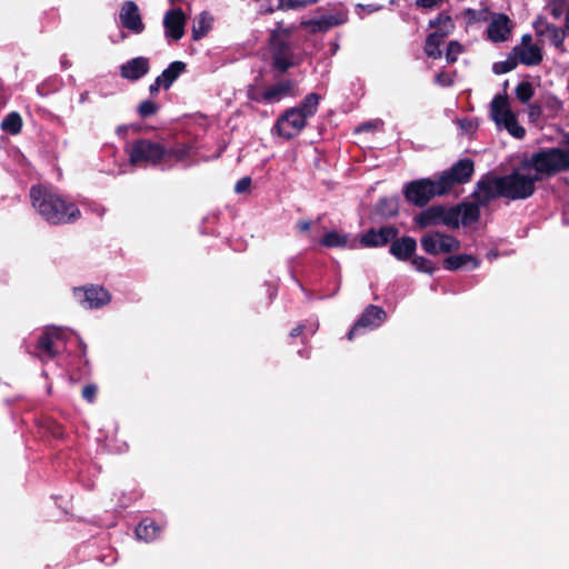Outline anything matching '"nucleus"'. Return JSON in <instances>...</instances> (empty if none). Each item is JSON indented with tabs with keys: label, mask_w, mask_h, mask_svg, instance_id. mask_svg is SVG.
<instances>
[{
	"label": "nucleus",
	"mask_w": 569,
	"mask_h": 569,
	"mask_svg": "<svg viewBox=\"0 0 569 569\" xmlns=\"http://www.w3.org/2000/svg\"><path fill=\"white\" fill-rule=\"evenodd\" d=\"M565 10V0H553V2L550 6V14L555 19H559Z\"/></svg>",
	"instance_id": "de8ad7c7"
},
{
	"label": "nucleus",
	"mask_w": 569,
	"mask_h": 569,
	"mask_svg": "<svg viewBox=\"0 0 569 569\" xmlns=\"http://www.w3.org/2000/svg\"><path fill=\"white\" fill-rule=\"evenodd\" d=\"M435 80L436 83H438L441 87H450L453 84L451 76L445 71L437 73Z\"/></svg>",
	"instance_id": "8fccbe9b"
},
{
	"label": "nucleus",
	"mask_w": 569,
	"mask_h": 569,
	"mask_svg": "<svg viewBox=\"0 0 569 569\" xmlns=\"http://www.w3.org/2000/svg\"><path fill=\"white\" fill-rule=\"evenodd\" d=\"M437 177L409 181L403 187L406 200L419 208L427 206L435 197H443Z\"/></svg>",
	"instance_id": "423d86ee"
},
{
	"label": "nucleus",
	"mask_w": 569,
	"mask_h": 569,
	"mask_svg": "<svg viewBox=\"0 0 569 569\" xmlns=\"http://www.w3.org/2000/svg\"><path fill=\"white\" fill-rule=\"evenodd\" d=\"M320 96L316 92H311L307 94L298 107H295L293 109H298L301 114L306 116V119L312 117L318 111V106L320 101Z\"/></svg>",
	"instance_id": "72a5a7b5"
},
{
	"label": "nucleus",
	"mask_w": 569,
	"mask_h": 569,
	"mask_svg": "<svg viewBox=\"0 0 569 569\" xmlns=\"http://www.w3.org/2000/svg\"><path fill=\"white\" fill-rule=\"evenodd\" d=\"M561 144L569 147V133L563 134V137L561 139Z\"/></svg>",
	"instance_id": "680f3d73"
},
{
	"label": "nucleus",
	"mask_w": 569,
	"mask_h": 569,
	"mask_svg": "<svg viewBox=\"0 0 569 569\" xmlns=\"http://www.w3.org/2000/svg\"><path fill=\"white\" fill-rule=\"evenodd\" d=\"M78 343H79V349H80L81 356L84 357L87 353V345L80 338H79Z\"/></svg>",
	"instance_id": "052dcab7"
},
{
	"label": "nucleus",
	"mask_w": 569,
	"mask_h": 569,
	"mask_svg": "<svg viewBox=\"0 0 569 569\" xmlns=\"http://www.w3.org/2000/svg\"><path fill=\"white\" fill-rule=\"evenodd\" d=\"M467 13H472V14H475V10H472V9H468V10H467Z\"/></svg>",
	"instance_id": "0e129e2a"
},
{
	"label": "nucleus",
	"mask_w": 569,
	"mask_h": 569,
	"mask_svg": "<svg viewBox=\"0 0 569 569\" xmlns=\"http://www.w3.org/2000/svg\"><path fill=\"white\" fill-rule=\"evenodd\" d=\"M252 180L250 177L241 178L234 186V192L238 194L247 192L251 187Z\"/></svg>",
	"instance_id": "09e8293b"
},
{
	"label": "nucleus",
	"mask_w": 569,
	"mask_h": 569,
	"mask_svg": "<svg viewBox=\"0 0 569 569\" xmlns=\"http://www.w3.org/2000/svg\"><path fill=\"white\" fill-rule=\"evenodd\" d=\"M470 264V269H476L480 266V260L468 253L448 256L442 261L443 269L448 271H457Z\"/></svg>",
	"instance_id": "412c9836"
},
{
	"label": "nucleus",
	"mask_w": 569,
	"mask_h": 569,
	"mask_svg": "<svg viewBox=\"0 0 569 569\" xmlns=\"http://www.w3.org/2000/svg\"><path fill=\"white\" fill-rule=\"evenodd\" d=\"M159 110V106L151 100H143L138 106V114L141 118H148L156 114Z\"/></svg>",
	"instance_id": "c03bdc74"
},
{
	"label": "nucleus",
	"mask_w": 569,
	"mask_h": 569,
	"mask_svg": "<svg viewBox=\"0 0 569 569\" xmlns=\"http://www.w3.org/2000/svg\"><path fill=\"white\" fill-rule=\"evenodd\" d=\"M449 36L450 34H446V32L429 33L423 46L425 54L431 59H440L442 57V50L440 47L445 43Z\"/></svg>",
	"instance_id": "393cba45"
},
{
	"label": "nucleus",
	"mask_w": 569,
	"mask_h": 569,
	"mask_svg": "<svg viewBox=\"0 0 569 569\" xmlns=\"http://www.w3.org/2000/svg\"><path fill=\"white\" fill-rule=\"evenodd\" d=\"M150 70V61L146 57H136L120 66V76L129 81H138Z\"/></svg>",
	"instance_id": "a211bd4d"
},
{
	"label": "nucleus",
	"mask_w": 569,
	"mask_h": 569,
	"mask_svg": "<svg viewBox=\"0 0 569 569\" xmlns=\"http://www.w3.org/2000/svg\"><path fill=\"white\" fill-rule=\"evenodd\" d=\"M512 31V24L509 17L505 13L493 16L487 28L488 39L492 42L507 41Z\"/></svg>",
	"instance_id": "f3484780"
},
{
	"label": "nucleus",
	"mask_w": 569,
	"mask_h": 569,
	"mask_svg": "<svg viewBox=\"0 0 569 569\" xmlns=\"http://www.w3.org/2000/svg\"><path fill=\"white\" fill-rule=\"evenodd\" d=\"M187 69V64L183 61H173L171 62L158 78L163 83V89L168 90L172 83L179 78V76L184 72Z\"/></svg>",
	"instance_id": "cd10ccee"
},
{
	"label": "nucleus",
	"mask_w": 569,
	"mask_h": 569,
	"mask_svg": "<svg viewBox=\"0 0 569 569\" xmlns=\"http://www.w3.org/2000/svg\"><path fill=\"white\" fill-rule=\"evenodd\" d=\"M138 539L146 542L153 541L161 532V527L151 518L142 519L136 528Z\"/></svg>",
	"instance_id": "bb28decb"
},
{
	"label": "nucleus",
	"mask_w": 569,
	"mask_h": 569,
	"mask_svg": "<svg viewBox=\"0 0 569 569\" xmlns=\"http://www.w3.org/2000/svg\"><path fill=\"white\" fill-rule=\"evenodd\" d=\"M463 51L462 44L457 41L452 40L448 43L447 50H446V60L449 64L455 63L458 59V56Z\"/></svg>",
	"instance_id": "37998d69"
},
{
	"label": "nucleus",
	"mask_w": 569,
	"mask_h": 569,
	"mask_svg": "<svg viewBox=\"0 0 569 569\" xmlns=\"http://www.w3.org/2000/svg\"><path fill=\"white\" fill-rule=\"evenodd\" d=\"M442 204H436L422 210L415 217V222L420 229L441 224Z\"/></svg>",
	"instance_id": "b1692460"
},
{
	"label": "nucleus",
	"mask_w": 569,
	"mask_h": 569,
	"mask_svg": "<svg viewBox=\"0 0 569 569\" xmlns=\"http://www.w3.org/2000/svg\"><path fill=\"white\" fill-rule=\"evenodd\" d=\"M343 21L335 16H323L319 19H311L303 22V26L310 29L312 33L325 32L333 27L341 24Z\"/></svg>",
	"instance_id": "c85d7f7f"
},
{
	"label": "nucleus",
	"mask_w": 569,
	"mask_h": 569,
	"mask_svg": "<svg viewBox=\"0 0 569 569\" xmlns=\"http://www.w3.org/2000/svg\"><path fill=\"white\" fill-rule=\"evenodd\" d=\"M512 52L518 62L525 66H537L542 61L541 49L537 44H530L527 48L517 46L512 49Z\"/></svg>",
	"instance_id": "5701e85b"
},
{
	"label": "nucleus",
	"mask_w": 569,
	"mask_h": 569,
	"mask_svg": "<svg viewBox=\"0 0 569 569\" xmlns=\"http://www.w3.org/2000/svg\"><path fill=\"white\" fill-rule=\"evenodd\" d=\"M311 228V221L309 220H299L296 224V229L300 233H305L309 231Z\"/></svg>",
	"instance_id": "6e6d98bb"
},
{
	"label": "nucleus",
	"mask_w": 569,
	"mask_h": 569,
	"mask_svg": "<svg viewBox=\"0 0 569 569\" xmlns=\"http://www.w3.org/2000/svg\"><path fill=\"white\" fill-rule=\"evenodd\" d=\"M212 19L207 12L200 13L193 21L191 39L198 41L206 37L211 30Z\"/></svg>",
	"instance_id": "7c9ffc66"
},
{
	"label": "nucleus",
	"mask_w": 569,
	"mask_h": 569,
	"mask_svg": "<svg viewBox=\"0 0 569 569\" xmlns=\"http://www.w3.org/2000/svg\"><path fill=\"white\" fill-rule=\"evenodd\" d=\"M186 22L187 17L181 8L168 10L163 18L166 37L174 41L180 40L184 34Z\"/></svg>",
	"instance_id": "2eb2a0df"
},
{
	"label": "nucleus",
	"mask_w": 569,
	"mask_h": 569,
	"mask_svg": "<svg viewBox=\"0 0 569 569\" xmlns=\"http://www.w3.org/2000/svg\"><path fill=\"white\" fill-rule=\"evenodd\" d=\"M420 246L426 253L437 256L458 251L461 242L452 234L433 230L420 238Z\"/></svg>",
	"instance_id": "1a4fd4ad"
},
{
	"label": "nucleus",
	"mask_w": 569,
	"mask_h": 569,
	"mask_svg": "<svg viewBox=\"0 0 569 569\" xmlns=\"http://www.w3.org/2000/svg\"><path fill=\"white\" fill-rule=\"evenodd\" d=\"M490 114L498 126L503 128L515 138L522 139L526 130L518 123L516 114L509 107V98L507 93L496 94L491 101Z\"/></svg>",
	"instance_id": "0eeeda50"
},
{
	"label": "nucleus",
	"mask_w": 569,
	"mask_h": 569,
	"mask_svg": "<svg viewBox=\"0 0 569 569\" xmlns=\"http://www.w3.org/2000/svg\"><path fill=\"white\" fill-rule=\"evenodd\" d=\"M542 114V109L540 104L538 103H531L528 108V117L530 121L535 122L537 121Z\"/></svg>",
	"instance_id": "3c124183"
},
{
	"label": "nucleus",
	"mask_w": 569,
	"mask_h": 569,
	"mask_svg": "<svg viewBox=\"0 0 569 569\" xmlns=\"http://www.w3.org/2000/svg\"><path fill=\"white\" fill-rule=\"evenodd\" d=\"M52 435L56 438H63L64 431L60 425H56L52 429Z\"/></svg>",
	"instance_id": "13d9d810"
},
{
	"label": "nucleus",
	"mask_w": 569,
	"mask_h": 569,
	"mask_svg": "<svg viewBox=\"0 0 569 569\" xmlns=\"http://www.w3.org/2000/svg\"><path fill=\"white\" fill-rule=\"evenodd\" d=\"M460 207L452 206L449 209H447L445 206H442V217H441V224H445L451 229H458L460 226Z\"/></svg>",
	"instance_id": "e433bc0d"
},
{
	"label": "nucleus",
	"mask_w": 569,
	"mask_h": 569,
	"mask_svg": "<svg viewBox=\"0 0 569 569\" xmlns=\"http://www.w3.org/2000/svg\"><path fill=\"white\" fill-rule=\"evenodd\" d=\"M305 328V325H298L290 331V337L296 338L300 336L303 332Z\"/></svg>",
	"instance_id": "4d7b16f0"
},
{
	"label": "nucleus",
	"mask_w": 569,
	"mask_h": 569,
	"mask_svg": "<svg viewBox=\"0 0 569 569\" xmlns=\"http://www.w3.org/2000/svg\"><path fill=\"white\" fill-rule=\"evenodd\" d=\"M428 27L430 29H436L435 32H446V34H451L456 26L452 18L447 12L442 11L437 16V18L429 21Z\"/></svg>",
	"instance_id": "473e14b6"
},
{
	"label": "nucleus",
	"mask_w": 569,
	"mask_h": 569,
	"mask_svg": "<svg viewBox=\"0 0 569 569\" xmlns=\"http://www.w3.org/2000/svg\"><path fill=\"white\" fill-rule=\"evenodd\" d=\"M36 349L38 350V357L42 361H48L54 359L59 353L60 350L58 349V345L54 342V340L50 337V335L44 329L40 337L37 340Z\"/></svg>",
	"instance_id": "4be33fe9"
},
{
	"label": "nucleus",
	"mask_w": 569,
	"mask_h": 569,
	"mask_svg": "<svg viewBox=\"0 0 569 569\" xmlns=\"http://www.w3.org/2000/svg\"><path fill=\"white\" fill-rule=\"evenodd\" d=\"M386 318L387 313L381 307L369 305L349 330L347 335L348 340H352L356 336L360 335L362 330H371L380 327Z\"/></svg>",
	"instance_id": "f8f14e48"
},
{
	"label": "nucleus",
	"mask_w": 569,
	"mask_h": 569,
	"mask_svg": "<svg viewBox=\"0 0 569 569\" xmlns=\"http://www.w3.org/2000/svg\"><path fill=\"white\" fill-rule=\"evenodd\" d=\"M523 170L533 169V176H553L558 172L569 171V149L548 148L531 154L521 161Z\"/></svg>",
	"instance_id": "7ed1b4c3"
},
{
	"label": "nucleus",
	"mask_w": 569,
	"mask_h": 569,
	"mask_svg": "<svg viewBox=\"0 0 569 569\" xmlns=\"http://www.w3.org/2000/svg\"><path fill=\"white\" fill-rule=\"evenodd\" d=\"M261 79H262L261 74L256 77L253 79V82L247 87V98L250 101H253L257 103H267L268 104L267 91H266V89H261L259 87V82L261 81Z\"/></svg>",
	"instance_id": "c9c22d12"
},
{
	"label": "nucleus",
	"mask_w": 569,
	"mask_h": 569,
	"mask_svg": "<svg viewBox=\"0 0 569 569\" xmlns=\"http://www.w3.org/2000/svg\"><path fill=\"white\" fill-rule=\"evenodd\" d=\"M501 197L499 191V176L488 172L476 183L471 198L483 207H487L493 199Z\"/></svg>",
	"instance_id": "ddd939ff"
},
{
	"label": "nucleus",
	"mask_w": 569,
	"mask_h": 569,
	"mask_svg": "<svg viewBox=\"0 0 569 569\" xmlns=\"http://www.w3.org/2000/svg\"><path fill=\"white\" fill-rule=\"evenodd\" d=\"M192 146L187 142H169L164 139L140 138L131 142L128 150L132 166L172 168L190 158Z\"/></svg>",
	"instance_id": "f257e3e1"
},
{
	"label": "nucleus",
	"mask_w": 569,
	"mask_h": 569,
	"mask_svg": "<svg viewBox=\"0 0 569 569\" xmlns=\"http://www.w3.org/2000/svg\"><path fill=\"white\" fill-rule=\"evenodd\" d=\"M297 83L292 79H281L266 88L268 104L277 103L287 97L296 96Z\"/></svg>",
	"instance_id": "aec40b11"
},
{
	"label": "nucleus",
	"mask_w": 569,
	"mask_h": 569,
	"mask_svg": "<svg viewBox=\"0 0 569 569\" xmlns=\"http://www.w3.org/2000/svg\"><path fill=\"white\" fill-rule=\"evenodd\" d=\"M518 66V60L516 56H509L505 61L495 62L492 66V71L496 74H502L512 71Z\"/></svg>",
	"instance_id": "79ce46f5"
},
{
	"label": "nucleus",
	"mask_w": 569,
	"mask_h": 569,
	"mask_svg": "<svg viewBox=\"0 0 569 569\" xmlns=\"http://www.w3.org/2000/svg\"><path fill=\"white\" fill-rule=\"evenodd\" d=\"M545 33L557 49L563 50V41L566 38V32L563 29L552 23H547Z\"/></svg>",
	"instance_id": "4c0bfd02"
},
{
	"label": "nucleus",
	"mask_w": 569,
	"mask_h": 569,
	"mask_svg": "<svg viewBox=\"0 0 569 569\" xmlns=\"http://www.w3.org/2000/svg\"><path fill=\"white\" fill-rule=\"evenodd\" d=\"M22 118L19 112L12 111L8 113L1 121L2 131L16 136L22 130Z\"/></svg>",
	"instance_id": "f704fd0d"
},
{
	"label": "nucleus",
	"mask_w": 569,
	"mask_h": 569,
	"mask_svg": "<svg viewBox=\"0 0 569 569\" xmlns=\"http://www.w3.org/2000/svg\"><path fill=\"white\" fill-rule=\"evenodd\" d=\"M539 181H541V177L527 176L518 169H513L509 174L499 176L501 198L509 201L528 199L535 193L536 183Z\"/></svg>",
	"instance_id": "20e7f679"
},
{
	"label": "nucleus",
	"mask_w": 569,
	"mask_h": 569,
	"mask_svg": "<svg viewBox=\"0 0 569 569\" xmlns=\"http://www.w3.org/2000/svg\"><path fill=\"white\" fill-rule=\"evenodd\" d=\"M306 124V116L298 109L289 108L277 119L273 129L281 138L290 140L297 137Z\"/></svg>",
	"instance_id": "9b49d317"
},
{
	"label": "nucleus",
	"mask_w": 569,
	"mask_h": 569,
	"mask_svg": "<svg viewBox=\"0 0 569 569\" xmlns=\"http://www.w3.org/2000/svg\"><path fill=\"white\" fill-rule=\"evenodd\" d=\"M460 207V222L463 227L471 226L480 219V208L483 207L478 201H462L458 204Z\"/></svg>",
	"instance_id": "a878e982"
},
{
	"label": "nucleus",
	"mask_w": 569,
	"mask_h": 569,
	"mask_svg": "<svg viewBox=\"0 0 569 569\" xmlns=\"http://www.w3.org/2000/svg\"><path fill=\"white\" fill-rule=\"evenodd\" d=\"M566 29L569 31V7L566 13Z\"/></svg>",
	"instance_id": "e2e57ef3"
},
{
	"label": "nucleus",
	"mask_w": 569,
	"mask_h": 569,
	"mask_svg": "<svg viewBox=\"0 0 569 569\" xmlns=\"http://www.w3.org/2000/svg\"><path fill=\"white\" fill-rule=\"evenodd\" d=\"M417 250V241L415 238L409 236H403L398 238V236L391 240L389 252L399 261H408L410 260Z\"/></svg>",
	"instance_id": "6ab92c4d"
},
{
	"label": "nucleus",
	"mask_w": 569,
	"mask_h": 569,
	"mask_svg": "<svg viewBox=\"0 0 569 569\" xmlns=\"http://www.w3.org/2000/svg\"><path fill=\"white\" fill-rule=\"evenodd\" d=\"M271 67L278 74L286 73L295 67L293 50L287 30H272L269 37Z\"/></svg>",
	"instance_id": "39448f33"
},
{
	"label": "nucleus",
	"mask_w": 569,
	"mask_h": 569,
	"mask_svg": "<svg viewBox=\"0 0 569 569\" xmlns=\"http://www.w3.org/2000/svg\"><path fill=\"white\" fill-rule=\"evenodd\" d=\"M357 8L361 9V10H365L367 11L368 13H373L376 11H379L382 9V6L381 4H375V3H370V4H361V3H358L357 4Z\"/></svg>",
	"instance_id": "864d4df0"
},
{
	"label": "nucleus",
	"mask_w": 569,
	"mask_h": 569,
	"mask_svg": "<svg viewBox=\"0 0 569 569\" xmlns=\"http://www.w3.org/2000/svg\"><path fill=\"white\" fill-rule=\"evenodd\" d=\"M319 0H278V9L282 11L300 10L318 3Z\"/></svg>",
	"instance_id": "ea45409f"
},
{
	"label": "nucleus",
	"mask_w": 569,
	"mask_h": 569,
	"mask_svg": "<svg viewBox=\"0 0 569 569\" xmlns=\"http://www.w3.org/2000/svg\"><path fill=\"white\" fill-rule=\"evenodd\" d=\"M399 234V229L395 226H382L378 229L370 228L360 236L359 242L363 248H379L391 243Z\"/></svg>",
	"instance_id": "4468645a"
},
{
	"label": "nucleus",
	"mask_w": 569,
	"mask_h": 569,
	"mask_svg": "<svg viewBox=\"0 0 569 569\" xmlns=\"http://www.w3.org/2000/svg\"><path fill=\"white\" fill-rule=\"evenodd\" d=\"M399 202L398 198L383 197L376 204V213L383 219H388L398 214Z\"/></svg>",
	"instance_id": "2f4dec72"
},
{
	"label": "nucleus",
	"mask_w": 569,
	"mask_h": 569,
	"mask_svg": "<svg viewBox=\"0 0 569 569\" xmlns=\"http://www.w3.org/2000/svg\"><path fill=\"white\" fill-rule=\"evenodd\" d=\"M475 173V162L470 158L456 161L449 169L437 173V180L442 192L449 194L455 186L468 183Z\"/></svg>",
	"instance_id": "6e6552de"
},
{
	"label": "nucleus",
	"mask_w": 569,
	"mask_h": 569,
	"mask_svg": "<svg viewBox=\"0 0 569 569\" xmlns=\"http://www.w3.org/2000/svg\"><path fill=\"white\" fill-rule=\"evenodd\" d=\"M163 88V83L161 80L157 77L153 83L149 86V92L152 97H156L159 93L160 88Z\"/></svg>",
	"instance_id": "5fc2aeb1"
},
{
	"label": "nucleus",
	"mask_w": 569,
	"mask_h": 569,
	"mask_svg": "<svg viewBox=\"0 0 569 569\" xmlns=\"http://www.w3.org/2000/svg\"><path fill=\"white\" fill-rule=\"evenodd\" d=\"M443 0H416V6L425 9H430L439 3H441Z\"/></svg>",
	"instance_id": "603ef678"
},
{
	"label": "nucleus",
	"mask_w": 569,
	"mask_h": 569,
	"mask_svg": "<svg viewBox=\"0 0 569 569\" xmlns=\"http://www.w3.org/2000/svg\"><path fill=\"white\" fill-rule=\"evenodd\" d=\"M531 41H532L531 34H529V33L523 34L521 37L522 48H527L528 46L532 44Z\"/></svg>",
	"instance_id": "bf43d9fd"
},
{
	"label": "nucleus",
	"mask_w": 569,
	"mask_h": 569,
	"mask_svg": "<svg viewBox=\"0 0 569 569\" xmlns=\"http://www.w3.org/2000/svg\"><path fill=\"white\" fill-rule=\"evenodd\" d=\"M73 297L84 309H98L111 301V293L104 287L98 284L74 288Z\"/></svg>",
	"instance_id": "9d476101"
},
{
	"label": "nucleus",
	"mask_w": 569,
	"mask_h": 569,
	"mask_svg": "<svg viewBox=\"0 0 569 569\" xmlns=\"http://www.w3.org/2000/svg\"><path fill=\"white\" fill-rule=\"evenodd\" d=\"M535 94L533 87L528 81H521L516 87V97L521 103H527Z\"/></svg>",
	"instance_id": "a19ab883"
},
{
	"label": "nucleus",
	"mask_w": 569,
	"mask_h": 569,
	"mask_svg": "<svg viewBox=\"0 0 569 569\" xmlns=\"http://www.w3.org/2000/svg\"><path fill=\"white\" fill-rule=\"evenodd\" d=\"M319 243L320 246L329 249H345L349 247V237L348 234L340 233L336 230H331L322 236V238L319 240Z\"/></svg>",
	"instance_id": "c756f323"
},
{
	"label": "nucleus",
	"mask_w": 569,
	"mask_h": 569,
	"mask_svg": "<svg viewBox=\"0 0 569 569\" xmlns=\"http://www.w3.org/2000/svg\"><path fill=\"white\" fill-rule=\"evenodd\" d=\"M32 208L50 226L72 224L81 218L78 206L43 184H33L29 191Z\"/></svg>",
	"instance_id": "f03ea898"
},
{
	"label": "nucleus",
	"mask_w": 569,
	"mask_h": 569,
	"mask_svg": "<svg viewBox=\"0 0 569 569\" xmlns=\"http://www.w3.org/2000/svg\"><path fill=\"white\" fill-rule=\"evenodd\" d=\"M97 392V386L93 383H89L82 388L81 396L87 402L92 403L96 400Z\"/></svg>",
	"instance_id": "49530a36"
},
{
	"label": "nucleus",
	"mask_w": 569,
	"mask_h": 569,
	"mask_svg": "<svg viewBox=\"0 0 569 569\" xmlns=\"http://www.w3.org/2000/svg\"><path fill=\"white\" fill-rule=\"evenodd\" d=\"M119 18L122 27L132 31L133 33L139 34L144 30V24L140 16L139 8L133 1L128 0L123 2Z\"/></svg>",
	"instance_id": "dca6fc26"
},
{
	"label": "nucleus",
	"mask_w": 569,
	"mask_h": 569,
	"mask_svg": "<svg viewBox=\"0 0 569 569\" xmlns=\"http://www.w3.org/2000/svg\"><path fill=\"white\" fill-rule=\"evenodd\" d=\"M410 261L415 269L419 272L433 274L437 270L436 264L430 259L422 256H413Z\"/></svg>",
	"instance_id": "58836bf2"
},
{
	"label": "nucleus",
	"mask_w": 569,
	"mask_h": 569,
	"mask_svg": "<svg viewBox=\"0 0 569 569\" xmlns=\"http://www.w3.org/2000/svg\"><path fill=\"white\" fill-rule=\"evenodd\" d=\"M47 332L50 335V337L54 340V342L58 345L59 342H64L68 339V336L70 335L69 330L56 327V326H48L44 328Z\"/></svg>",
	"instance_id": "a18cd8bd"
}]
</instances>
